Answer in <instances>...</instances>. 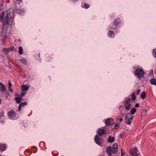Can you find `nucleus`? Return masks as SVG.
Here are the masks:
<instances>
[{
  "mask_svg": "<svg viewBox=\"0 0 156 156\" xmlns=\"http://www.w3.org/2000/svg\"><path fill=\"white\" fill-rule=\"evenodd\" d=\"M4 12H2L0 15V20L3 23L2 28L1 30L2 35L5 36L7 31V28L9 25H11L12 23V20L14 15L13 9H9L7 11L6 16L4 19Z\"/></svg>",
  "mask_w": 156,
  "mask_h": 156,
  "instance_id": "1",
  "label": "nucleus"
},
{
  "mask_svg": "<svg viewBox=\"0 0 156 156\" xmlns=\"http://www.w3.org/2000/svg\"><path fill=\"white\" fill-rule=\"evenodd\" d=\"M134 118V116L131 115L129 113H127L125 115V119L126 123L130 125L132 123L133 119Z\"/></svg>",
  "mask_w": 156,
  "mask_h": 156,
  "instance_id": "2",
  "label": "nucleus"
},
{
  "mask_svg": "<svg viewBox=\"0 0 156 156\" xmlns=\"http://www.w3.org/2000/svg\"><path fill=\"white\" fill-rule=\"evenodd\" d=\"M126 100L124 106L126 110H129L130 109L131 106V104L130 103V98H126Z\"/></svg>",
  "mask_w": 156,
  "mask_h": 156,
  "instance_id": "3",
  "label": "nucleus"
},
{
  "mask_svg": "<svg viewBox=\"0 0 156 156\" xmlns=\"http://www.w3.org/2000/svg\"><path fill=\"white\" fill-rule=\"evenodd\" d=\"M135 74L139 77H142L144 74V72L142 69H137L135 72Z\"/></svg>",
  "mask_w": 156,
  "mask_h": 156,
  "instance_id": "4",
  "label": "nucleus"
},
{
  "mask_svg": "<svg viewBox=\"0 0 156 156\" xmlns=\"http://www.w3.org/2000/svg\"><path fill=\"white\" fill-rule=\"evenodd\" d=\"M95 142L99 145H101L103 142V140L101 138H100L98 136H96L94 139Z\"/></svg>",
  "mask_w": 156,
  "mask_h": 156,
  "instance_id": "5",
  "label": "nucleus"
},
{
  "mask_svg": "<svg viewBox=\"0 0 156 156\" xmlns=\"http://www.w3.org/2000/svg\"><path fill=\"white\" fill-rule=\"evenodd\" d=\"M138 151L137 148L135 147L130 150V154L132 156H138Z\"/></svg>",
  "mask_w": 156,
  "mask_h": 156,
  "instance_id": "6",
  "label": "nucleus"
},
{
  "mask_svg": "<svg viewBox=\"0 0 156 156\" xmlns=\"http://www.w3.org/2000/svg\"><path fill=\"white\" fill-rule=\"evenodd\" d=\"M8 115L9 118L12 119H15L16 117V113L15 111L12 110L9 112L8 113Z\"/></svg>",
  "mask_w": 156,
  "mask_h": 156,
  "instance_id": "7",
  "label": "nucleus"
},
{
  "mask_svg": "<svg viewBox=\"0 0 156 156\" xmlns=\"http://www.w3.org/2000/svg\"><path fill=\"white\" fill-rule=\"evenodd\" d=\"M14 49V47L12 46L9 48H4L2 49V51L6 54H8V52L12 51Z\"/></svg>",
  "mask_w": 156,
  "mask_h": 156,
  "instance_id": "8",
  "label": "nucleus"
},
{
  "mask_svg": "<svg viewBox=\"0 0 156 156\" xmlns=\"http://www.w3.org/2000/svg\"><path fill=\"white\" fill-rule=\"evenodd\" d=\"M118 144L116 143L113 145L112 147V153L115 154L117 153L118 150Z\"/></svg>",
  "mask_w": 156,
  "mask_h": 156,
  "instance_id": "9",
  "label": "nucleus"
},
{
  "mask_svg": "<svg viewBox=\"0 0 156 156\" xmlns=\"http://www.w3.org/2000/svg\"><path fill=\"white\" fill-rule=\"evenodd\" d=\"M114 121L112 119H107L105 120V123L106 126H108L114 123Z\"/></svg>",
  "mask_w": 156,
  "mask_h": 156,
  "instance_id": "10",
  "label": "nucleus"
},
{
  "mask_svg": "<svg viewBox=\"0 0 156 156\" xmlns=\"http://www.w3.org/2000/svg\"><path fill=\"white\" fill-rule=\"evenodd\" d=\"M97 133L100 136H102L105 133V131L104 129L99 128L97 131Z\"/></svg>",
  "mask_w": 156,
  "mask_h": 156,
  "instance_id": "11",
  "label": "nucleus"
},
{
  "mask_svg": "<svg viewBox=\"0 0 156 156\" xmlns=\"http://www.w3.org/2000/svg\"><path fill=\"white\" fill-rule=\"evenodd\" d=\"M106 152L109 156H110L112 154V147H108L106 149Z\"/></svg>",
  "mask_w": 156,
  "mask_h": 156,
  "instance_id": "12",
  "label": "nucleus"
},
{
  "mask_svg": "<svg viewBox=\"0 0 156 156\" xmlns=\"http://www.w3.org/2000/svg\"><path fill=\"white\" fill-rule=\"evenodd\" d=\"M0 91L4 92L5 91V87L2 83H0Z\"/></svg>",
  "mask_w": 156,
  "mask_h": 156,
  "instance_id": "13",
  "label": "nucleus"
},
{
  "mask_svg": "<svg viewBox=\"0 0 156 156\" xmlns=\"http://www.w3.org/2000/svg\"><path fill=\"white\" fill-rule=\"evenodd\" d=\"M29 88L28 86L26 85H22L21 86V90L22 91L26 92Z\"/></svg>",
  "mask_w": 156,
  "mask_h": 156,
  "instance_id": "14",
  "label": "nucleus"
},
{
  "mask_svg": "<svg viewBox=\"0 0 156 156\" xmlns=\"http://www.w3.org/2000/svg\"><path fill=\"white\" fill-rule=\"evenodd\" d=\"M147 109H143L141 112V116L143 117L146 115L147 114Z\"/></svg>",
  "mask_w": 156,
  "mask_h": 156,
  "instance_id": "15",
  "label": "nucleus"
},
{
  "mask_svg": "<svg viewBox=\"0 0 156 156\" xmlns=\"http://www.w3.org/2000/svg\"><path fill=\"white\" fill-rule=\"evenodd\" d=\"M18 96H16L15 98V99L17 104L19 103L21 100L22 98L19 96L18 95H17Z\"/></svg>",
  "mask_w": 156,
  "mask_h": 156,
  "instance_id": "16",
  "label": "nucleus"
},
{
  "mask_svg": "<svg viewBox=\"0 0 156 156\" xmlns=\"http://www.w3.org/2000/svg\"><path fill=\"white\" fill-rule=\"evenodd\" d=\"M6 149V147L5 145L0 144V151H5Z\"/></svg>",
  "mask_w": 156,
  "mask_h": 156,
  "instance_id": "17",
  "label": "nucleus"
},
{
  "mask_svg": "<svg viewBox=\"0 0 156 156\" xmlns=\"http://www.w3.org/2000/svg\"><path fill=\"white\" fill-rule=\"evenodd\" d=\"M150 82L151 84L154 85L156 86V79H152L150 80Z\"/></svg>",
  "mask_w": 156,
  "mask_h": 156,
  "instance_id": "18",
  "label": "nucleus"
},
{
  "mask_svg": "<svg viewBox=\"0 0 156 156\" xmlns=\"http://www.w3.org/2000/svg\"><path fill=\"white\" fill-rule=\"evenodd\" d=\"M115 140V138L113 137L110 136L108 137V141L109 143H113Z\"/></svg>",
  "mask_w": 156,
  "mask_h": 156,
  "instance_id": "19",
  "label": "nucleus"
},
{
  "mask_svg": "<svg viewBox=\"0 0 156 156\" xmlns=\"http://www.w3.org/2000/svg\"><path fill=\"white\" fill-rule=\"evenodd\" d=\"M108 36L111 37H114V32L112 31H109L108 33Z\"/></svg>",
  "mask_w": 156,
  "mask_h": 156,
  "instance_id": "20",
  "label": "nucleus"
},
{
  "mask_svg": "<svg viewBox=\"0 0 156 156\" xmlns=\"http://www.w3.org/2000/svg\"><path fill=\"white\" fill-rule=\"evenodd\" d=\"M81 6L83 8L87 9L90 7V5L88 4L84 3L82 4Z\"/></svg>",
  "mask_w": 156,
  "mask_h": 156,
  "instance_id": "21",
  "label": "nucleus"
},
{
  "mask_svg": "<svg viewBox=\"0 0 156 156\" xmlns=\"http://www.w3.org/2000/svg\"><path fill=\"white\" fill-rule=\"evenodd\" d=\"M136 111V109L135 108H133L131 109V110L130 112H129V113H130L131 115H134L135 112Z\"/></svg>",
  "mask_w": 156,
  "mask_h": 156,
  "instance_id": "22",
  "label": "nucleus"
},
{
  "mask_svg": "<svg viewBox=\"0 0 156 156\" xmlns=\"http://www.w3.org/2000/svg\"><path fill=\"white\" fill-rule=\"evenodd\" d=\"M146 97V93L145 92H143L141 94L140 97L141 98L143 99H144Z\"/></svg>",
  "mask_w": 156,
  "mask_h": 156,
  "instance_id": "23",
  "label": "nucleus"
},
{
  "mask_svg": "<svg viewBox=\"0 0 156 156\" xmlns=\"http://www.w3.org/2000/svg\"><path fill=\"white\" fill-rule=\"evenodd\" d=\"M120 21V20L119 18H117L115 20L114 22V23L115 25H118Z\"/></svg>",
  "mask_w": 156,
  "mask_h": 156,
  "instance_id": "24",
  "label": "nucleus"
},
{
  "mask_svg": "<svg viewBox=\"0 0 156 156\" xmlns=\"http://www.w3.org/2000/svg\"><path fill=\"white\" fill-rule=\"evenodd\" d=\"M20 61L21 62V63L23 64H24L26 65L27 64V61L25 59H20Z\"/></svg>",
  "mask_w": 156,
  "mask_h": 156,
  "instance_id": "25",
  "label": "nucleus"
},
{
  "mask_svg": "<svg viewBox=\"0 0 156 156\" xmlns=\"http://www.w3.org/2000/svg\"><path fill=\"white\" fill-rule=\"evenodd\" d=\"M23 49L21 47H20L19 48V53L20 55L23 54Z\"/></svg>",
  "mask_w": 156,
  "mask_h": 156,
  "instance_id": "26",
  "label": "nucleus"
},
{
  "mask_svg": "<svg viewBox=\"0 0 156 156\" xmlns=\"http://www.w3.org/2000/svg\"><path fill=\"white\" fill-rule=\"evenodd\" d=\"M131 97L132 98V100L133 101H134L136 99V97L135 95V94L134 93H133L131 95Z\"/></svg>",
  "mask_w": 156,
  "mask_h": 156,
  "instance_id": "27",
  "label": "nucleus"
},
{
  "mask_svg": "<svg viewBox=\"0 0 156 156\" xmlns=\"http://www.w3.org/2000/svg\"><path fill=\"white\" fill-rule=\"evenodd\" d=\"M26 93V92L22 91L21 94H20V96L22 98L23 96H24Z\"/></svg>",
  "mask_w": 156,
  "mask_h": 156,
  "instance_id": "28",
  "label": "nucleus"
},
{
  "mask_svg": "<svg viewBox=\"0 0 156 156\" xmlns=\"http://www.w3.org/2000/svg\"><path fill=\"white\" fill-rule=\"evenodd\" d=\"M27 105V103L26 102H24L23 103H21L19 104V105H20V106H23L24 105Z\"/></svg>",
  "mask_w": 156,
  "mask_h": 156,
  "instance_id": "29",
  "label": "nucleus"
},
{
  "mask_svg": "<svg viewBox=\"0 0 156 156\" xmlns=\"http://www.w3.org/2000/svg\"><path fill=\"white\" fill-rule=\"evenodd\" d=\"M153 55L154 57H156V49L153 50Z\"/></svg>",
  "mask_w": 156,
  "mask_h": 156,
  "instance_id": "30",
  "label": "nucleus"
},
{
  "mask_svg": "<svg viewBox=\"0 0 156 156\" xmlns=\"http://www.w3.org/2000/svg\"><path fill=\"white\" fill-rule=\"evenodd\" d=\"M3 9H4L3 5L2 4L0 5V10H3Z\"/></svg>",
  "mask_w": 156,
  "mask_h": 156,
  "instance_id": "31",
  "label": "nucleus"
},
{
  "mask_svg": "<svg viewBox=\"0 0 156 156\" xmlns=\"http://www.w3.org/2000/svg\"><path fill=\"white\" fill-rule=\"evenodd\" d=\"M140 91L141 90L140 89H138L136 92V94L137 95L139 94Z\"/></svg>",
  "mask_w": 156,
  "mask_h": 156,
  "instance_id": "32",
  "label": "nucleus"
},
{
  "mask_svg": "<svg viewBox=\"0 0 156 156\" xmlns=\"http://www.w3.org/2000/svg\"><path fill=\"white\" fill-rule=\"evenodd\" d=\"M4 115V113L2 112L0 113V119Z\"/></svg>",
  "mask_w": 156,
  "mask_h": 156,
  "instance_id": "33",
  "label": "nucleus"
},
{
  "mask_svg": "<svg viewBox=\"0 0 156 156\" xmlns=\"http://www.w3.org/2000/svg\"><path fill=\"white\" fill-rule=\"evenodd\" d=\"M140 106V105L138 103L136 104L135 106V108H137L139 107Z\"/></svg>",
  "mask_w": 156,
  "mask_h": 156,
  "instance_id": "34",
  "label": "nucleus"
},
{
  "mask_svg": "<svg viewBox=\"0 0 156 156\" xmlns=\"http://www.w3.org/2000/svg\"><path fill=\"white\" fill-rule=\"evenodd\" d=\"M21 9H18L17 10V11H18V12L19 13H20V14H21L22 13V12H21Z\"/></svg>",
  "mask_w": 156,
  "mask_h": 156,
  "instance_id": "35",
  "label": "nucleus"
},
{
  "mask_svg": "<svg viewBox=\"0 0 156 156\" xmlns=\"http://www.w3.org/2000/svg\"><path fill=\"white\" fill-rule=\"evenodd\" d=\"M119 127V125L118 124H116L115 125V129H116L118 128Z\"/></svg>",
  "mask_w": 156,
  "mask_h": 156,
  "instance_id": "36",
  "label": "nucleus"
},
{
  "mask_svg": "<svg viewBox=\"0 0 156 156\" xmlns=\"http://www.w3.org/2000/svg\"><path fill=\"white\" fill-rule=\"evenodd\" d=\"M21 108H22V107L21 106H20V105H19V107H18V111L19 112H20V111H21Z\"/></svg>",
  "mask_w": 156,
  "mask_h": 156,
  "instance_id": "37",
  "label": "nucleus"
},
{
  "mask_svg": "<svg viewBox=\"0 0 156 156\" xmlns=\"http://www.w3.org/2000/svg\"><path fill=\"white\" fill-rule=\"evenodd\" d=\"M12 86V83L11 82H9V87H11Z\"/></svg>",
  "mask_w": 156,
  "mask_h": 156,
  "instance_id": "38",
  "label": "nucleus"
},
{
  "mask_svg": "<svg viewBox=\"0 0 156 156\" xmlns=\"http://www.w3.org/2000/svg\"><path fill=\"white\" fill-rule=\"evenodd\" d=\"M9 90L11 92H13V90L12 89H11V87H9Z\"/></svg>",
  "mask_w": 156,
  "mask_h": 156,
  "instance_id": "39",
  "label": "nucleus"
},
{
  "mask_svg": "<svg viewBox=\"0 0 156 156\" xmlns=\"http://www.w3.org/2000/svg\"><path fill=\"white\" fill-rule=\"evenodd\" d=\"M22 0H17V2L19 3H20L21 2H22Z\"/></svg>",
  "mask_w": 156,
  "mask_h": 156,
  "instance_id": "40",
  "label": "nucleus"
},
{
  "mask_svg": "<svg viewBox=\"0 0 156 156\" xmlns=\"http://www.w3.org/2000/svg\"><path fill=\"white\" fill-rule=\"evenodd\" d=\"M123 155H124V154L122 152V151H121V156H122Z\"/></svg>",
  "mask_w": 156,
  "mask_h": 156,
  "instance_id": "41",
  "label": "nucleus"
},
{
  "mask_svg": "<svg viewBox=\"0 0 156 156\" xmlns=\"http://www.w3.org/2000/svg\"><path fill=\"white\" fill-rule=\"evenodd\" d=\"M123 135V134H121L120 135V138H122V136Z\"/></svg>",
  "mask_w": 156,
  "mask_h": 156,
  "instance_id": "42",
  "label": "nucleus"
},
{
  "mask_svg": "<svg viewBox=\"0 0 156 156\" xmlns=\"http://www.w3.org/2000/svg\"><path fill=\"white\" fill-rule=\"evenodd\" d=\"M123 120V119H122V118H120L119 119V121L120 122H121Z\"/></svg>",
  "mask_w": 156,
  "mask_h": 156,
  "instance_id": "43",
  "label": "nucleus"
},
{
  "mask_svg": "<svg viewBox=\"0 0 156 156\" xmlns=\"http://www.w3.org/2000/svg\"><path fill=\"white\" fill-rule=\"evenodd\" d=\"M73 1L75 2H76L78 1V0H73Z\"/></svg>",
  "mask_w": 156,
  "mask_h": 156,
  "instance_id": "44",
  "label": "nucleus"
},
{
  "mask_svg": "<svg viewBox=\"0 0 156 156\" xmlns=\"http://www.w3.org/2000/svg\"><path fill=\"white\" fill-rule=\"evenodd\" d=\"M121 107H122V106H121V105L120 106H119V109H120V108H121Z\"/></svg>",
  "mask_w": 156,
  "mask_h": 156,
  "instance_id": "45",
  "label": "nucleus"
},
{
  "mask_svg": "<svg viewBox=\"0 0 156 156\" xmlns=\"http://www.w3.org/2000/svg\"><path fill=\"white\" fill-rule=\"evenodd\" d=\"M2 102V100L0 98V104H1Z\"/></svg>",
  "mask_w": 156,
  "mask_h": 156,
  "instance_id": "46",
  "label": "nucleus"
},
{
  "mask_svg": "<svg viewBox=\"0 0 156 156\" xmlns=\"http://www.w3.org/2000/svg\"><path fill=\"white\" fill-rule=\"evenodd\" d=\"M121 151H122V149H121Z\"/></svg>",
  "mask_w": 156,
  "mask_h": 156,
  "instance_id": "47",
  "label": "nucleus"
},
{
  "mask_svg": "<svg viewBox=\"0 0 156 156\" xmlns=\"http://www.w3.org/2000/svg\"><path fill=\"white\" fill-rule=\"evenodd\" d=\"M62 156H63V155H62Z\"/></svg>",
  "mask_w": 156,
  "mask_h": 156,
  "instance_id": "48",
  "label": "nucleus"
}]
</instances>
